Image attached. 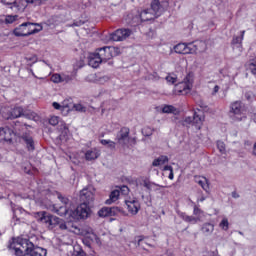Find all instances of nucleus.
<instances>
[{"instance_id": "f257e3e1", "label": "nucleus", "mask_w": 256, "mask_h": 256, "mask_svg": "<svg viewBox=\"0 0 256 256\" xmlns=\"http://www.w3.org/2000/svg\"><path fill=\"white\" fill-rule=\"evenodd\" d=\"M58 199L61 201L62 206L55 205L53 212L60 215V217H67L71 223L80 221V219H87L91 215V208L87 202H83L75 208L69 198L58 196Z\"/></svg>"}, {"instance_id": "f03ea898", "label": "nucleus", "mask_w": 256, "mask_h": 256, "mask_svg": "<svg viewBox=\"0 0 256 256\" xmlns=\"http://www.w3.org/2000/svg\"><path fill=\"white\" fill-rule=\"evenodd\" d=\"M34 217L37 219V221H39L40 223H44L50 229H55V227H58L60 231H67L68 233H76L77 235H79L80 233L79 227L75 225V223L71 221L65 222V220L57 216L50 215L45 211L36 212L34 214Z\"/></svg>"}, {"instance_id": "7ed1b4c3", "label": "nucleus", "mask_w": 256, "mask_h": 256, "mask_svg": "<svg viewBox=\"0 0 256 256\" xmlns=\"http://www.w3.org/2000/svg\"><path fill=\"white\" fill-rule=\"evenodd\" d=\"M9 249L17 256H47V250L35 247L33 243L25 239H14L9 245Z\"/></svg>"}, {"instance_id": "20e7f679", "label": "nucleus", "mask_w": 256, "mask_h": 256, "mask_svg": "<svg viewBox=\"0 0 256 256\" xmlns=\"http://www.w3.org/2000/svg\"><path fill=\"white\" fill-rule=\"evenodd\" d=\"M41 31V26L39 24L26 22L14 29L13 33L16 37H28V35H33Z\"/></svg>"}, {"instance_id": "39448f33", "label": "nucleus", "mask_w": 256, "mask_h": 256, "mask_svg": "<svg viewBox=\"0 0 256 256\" xmlns=\"http://www.w3.org/2000/svg\"><path fill=\"white\" fill-rule=\"evenodd\" d=\"M193 89V76L188 74L182 82L175 85L174 94L175 95H187L191 93Z\"/></svg>"}, {"instance_id": "423d86ee", "label": "nucleus", "mask_w": 256, "mask_h": 256, "mask_svg": "<svg viewBox=\"0 0 256 256\" xmlns=\"http://www.w3.org/2000/svg\"><path fill=\"white\" fill-rule=\"evenodd\" d=\"M230 111L233 113L234 121H245L247 119V114L245 110V105L241 101H235L230 105Z\"/></svg>"}, {"instance_id": "0eeeda50", "label": "nucleus", "mask_w": 256, "mask_h": 256, "mask_svg": "<svg viewBox=\"0 0 256 256\" xmlns=\"http://www.w3.org/2000/svg\"><path fill=\"white\" fill-rule=\"evenodd\" d=\"M96 53L98 54V56H100L102 63H107V61L119 55V48L113 46H105L99 48Z\"/></svg>"}, {"instance_id": "6e6552de", "label": "nucleus", "mask_w": 256, "mask_h": 256, "mask_svg": "<svg viewBox=\"0 0 256 256\" xmlns=\"http://www.w3.org/2000/svg\"><path fill=\"white\" fill-rule=\"evenodd\" d=\"M133 35V31L129 28L117 29L115 32L110 34L111 41H125Z\"/></svg>"}, {"instance_id": "1a4fd4ad", "label": "nucleus", "mask_w": 256, "mask_h": 256, "mask_svg": "<svg viewBox=\"0 0 256 256\" xmlns=\"http://www.w3.org/2000/svg\"><path fill=\"white\" fill-rule=\"evenodd\" d=\"M153 19H157L155 17V14H153V12L151 11V9H145L142 10L138 16H135L134 18H132L133 23H135V25H139V23H143L145 21H153Z\"/></svg>"}, {"instance_id": "9d476101", "label": "nucleus", "mask_w": 256, "mask_h": 256, "mask_svg": "<svg viewBox=\"0 0 256 256\" xmlns=\"http://www.w3.org/2000/svg\"><path fill=\"white\" fill-rule=\"evenodd\" d=\"M169 7V2H159V0H153L151 2L150 11L154 17H161L162 13Z\"/></svg>"}, {"instance_id": "9b49d317", "label": "nucleus", "mask_w": 256, "mask_h": 256, "mask_svg": "<svg viewBox=\"0 0 256 256\" xmlns=\"http://www.w3.org/2000/svg\"><path fill=\"white\" fill-rule=\"evenodd\" d=\"M80 199L83 203L89 205L95 199V188L88 186L80 191Z\"/></svg>"}, {"instance_id": "f8f14e48", "label": "nucleus", "mask_w": 256, "mask_h": 256, "mask_svg": "<svg viewBox=\"0 0 256 256\" xmlns=\"http://www.w3.org/2000/svg\"><path fill=\"white\" fill-rule=\"evenodd\" d=\"M129 133H130L129 128L127 127L121 128L116 135V143H118V145H121L122 147H125V145L129 143Z\"/></svg>"}, {"instance_id": "ddd939ff", "label": "nucleus", "mask_w": 256, "mask_h": 256, "mask_svg": "<svg viewBox=\"0 0 256 256\" xmlns=\"http://www.w3.org/2000/svg\"><path fill=\"white\" fill-rule=\"evenodd\" d=\"M125 205L130 215H137L139 213V210L141 209V204L135 198H129L125 200Z\"/></svg>"}, {"instance_id": "4468645a", "label": "nucleus", "mask_w": 256, "mask_h": 256, "mask_svg": "<svg viewBox=\"0 0 256 256\" xmlns=\"http://www.w3.org/2000/svg\"><path fill=\"white\" fill-rule=\"evenodd\" d=\"M2 3L12 11H24L25 9V0H2Z\"/></svg>"}, {"instance_id": "2eb2a0df", "label": "nucleus", "mask_w": 256, "mask_h": 256, "mask_svg": "<svg viewBox=\"0 0 256 256\" xmlns=\"http://www.w3.org/2000/svg\"><path fill=\"white\" fill-rule=\"evenodd\" d=\"M191 43H179L174 46V52L178 55H191Z\"/></svg>"}, {"instance_id": "dca6fc26", "label": "nucleus", "mask_w": 256, "mask_h": 256, "mask_svg": "<svg viewBox=\"0 0 256 256\" xmlns=\"http://www.w3.org/2000/svg\"><path fill=\"white\" fill-rule=\"evenodd\" d=\"M190 52L191 55H194L195 53H205L207 51V44L203 41H196L194 43H190Z\"/></svg>"}, {"instance_id": "f3484780", "label": "nucleus", "mask_w": 256, "mask_h": 256, "mask_svg": "<svg viewBox=\"0 0 256 256\" xmlns=\"http://www.w3.org/2000/svg\"><path fill=\"white\" fill-rule=\"evenodd\" d=\"M139 186L145 187V189H147L148 191H159V189L163 187L155 182H151L147 178H143L141 182L138 184V187Z\"/></svg>"}, {"instance_id": "a211bd4d", "label": "nucleus", "mask_w": 256, "mask_h": 256, "mask_svg": "<svg viewBox=\"0 0 256 256\" xmlns=\"http://www.w3.org/2000/svg\"><path fill=\"white\" fill-rule=\"evenodd\" d=\"M49 124L53 127L57 126L60 131H67V124L59 116L50 117Z\"/></svg>"}, {"instance_id": "6ab92c4d", "label": "nucleus", "mask_w": 256, "mask_h": 256, "mask_svg": "<svg viewBox=\"0 0 256 256\" xmlns=\"http://www.w3.org/2000/svg\"><path fill=\"white\" fill-rule=\"evenodd\" d=\"M23 116V107L16 106L11 109L10 113L3 112L4 119H17Z\"/></svg>"}, {"instance_id": "aec40b11", "label": "nucleus", "mask_w": 256, "mask_h": 256, "mask_svg": "<svg viewBox=\"0 0 256 256\" xmlns=\"http://www.w3.org/2000/svg\"><path fill=\"white\" fill-rule=\"evenodd\" d=\"M101 63H103V60H101V57L99 56V54L97 52L89 54L88 65L90 67L97 69V67H99V65H101Z\"/></svg>"}, {"instance_id": "412c9836", "label": "nucleus", "mask_w": 256, "mask_h": 256, "mask_svg": "<svg viewBox=\"0 0 256 256\" xmlns=\"http://www.w3.org/2000/svg\"><path fill=\"white\" fill-rule=\"evenodd\" d=\"M119 213V209L117 207H103L98 211L99 217H114Z\"/></svg>"}, {"instance_id": "4be33fe9", "label": "nucleus", "mask_w": 256, "mask_h": 256, "mask_svg": "<svg viewBox=\"0 0 256 256\" xmlns=\"http://www.w3.org/2000/svg\"><path fill=\"white\" fill-rule=\"evenodd\" d=\"M101 156V151L97 148H91L85 152L86 161H95Z\"/></svg>"}, {"instance_id": "5701e85b", "label": "nucleus", "mask_w": 256, "mask_h": 256, "mask_svg": "<svg viewBox=\"0 0 256 256\" xmlns=\"http://www.w3.org/2000/svg\"><path fill=\"white\" fill-rule=\"evenodd\" d=\"M14 135L15 133L9 127L0 129V136L4 139V141H12Z\"/></svg>"}, {"instance_id": "b1692460", "label": "nucleus", "mask_w": 256, "mask_h": 256, "mask_svg": "<svg viewBox=\"0 0 256 256\" xmlns=\"http://www.w3.org/2000/svg\"><path fill=\"white\" fill-rule=\"evenodd\" d=\"M88 80L92 81V83H97L98 85H103L104 83H107V81H109V78L107 76H99L96 74H90L88 76Z\"/></svg>"}, {"instance_id": "393cba45", "label": "nucleus", "mask_w": 256, "mask_h": 256, "mask_svg": "<svg viewBox=\"0 0 256 256\" xmlns=\"http://www.w3.org/2000/svg\"><path fill=\"white\" fill-rule=\"evenodd\" d=\"M178 215L181 219H183V221H185L186 223H191L192 225H197V223L201 221L196 216H189L185 214V212H178Z\"/></svg>"}, {"instance_id": "a878e982", "label": "nucleus", "mask_w": 256, "mask_h": 256, "mask_svg": "<svg viewBox=\"0 0 256 256\" xmlns=\"http://www.w3.org/2000/svg\"><path fill=\"white\" fill-rule=\"evenodd\" d=\"M201 231L205 237H209V235H213V231H215V225L211 222H206L202 224Z\"/></svg>"}, {"instance_id": "bb28decb", "label": "nucleus", "mask_w": 256, "mask_h": 256, "mask_svg": "<svg viewBox=\"0 0 256 256\" xmlns=\"http://www.w3.org/2000/svg\"><path fill=\"white\" fill-rule=\"evenodd\" d=\"M203 121H205V117L195 112L192 118V125H194L196 129H201V126L203 125Z\"/></svg>"}, {"instance_id": "cd10ccee", "label": "nucleus", "mask_w": 256, "mask_h": 256, "mask_svg": "<svg viewBox=\"0 0 256 256\" xmlns=\"http://www.w3.org/2000/svg\"><path fill=\"white\" fill-rule=\"evenodd\" d=\"M120 195H121L120 190H118V189L112 190L110 195H109V199H107L105 201V204L106 205H113V203H115L116 201H119Z\"/></svg>"}, {"instance_id": "c85d7f7f", "label": "nucleus", "mask_w": 256, "mask_h": 256, "mask_svg": "<svg viewBox=\"0 0 256 256\" xmlns=\"http://www.w3.org/2000/svg\"><path fill=\"white\" fill-rule=\"evenodd\" d=\"M22 139L26 143L28 151H35V142L31 136L25 134L22 136Z\"/></svg>"}, {"instance_id": "c756f323", "label": "nucleus", "mask_w": 256, "mask_h": 256, "mask_svg": "<svg viewBox=\"0 0 256 256\" xmlns=\"http://www.w3.org/2000/svg\"><path fill=\"white\" fill-rule=\"evenodd\" d=\"M209 89L212 97H216L217 93L221 91V84L217 82H209Z\"/></svg>"}, {"instance_id": "7c9ffc66", "label": "nucleus", "mask_w": 256, "mask_h": 256, "mask_svg": "<svg viewBox=\"0 0 256 256\" xmlns=\"http://www.w3.org/2000/svg\"><path fill=\"white\" fill-rule=\"evenodd\" d=\"M165 163H169V158L167 156H160L152 162V165L153 167H160V165H165Z\"/></svg>"}, {"instance_id": "2f4dec72", "label": "nucleus", "mask_w": 256, "mask_h": 256, "mask_svg": "<svg viewBox=\"0 0 256 256\" xmlns=\"http://www.w3.org/2000/svg\"><path fill=\"white\" fill-rule=\"evenodd\" d=\"M246 69H248V71H249L252 75H256V58L250 59V60L246 63Z\"/></svg>"}, {"instance_id": "473e14b6", "label": "nucleus", "mask_w": 256, "mask_h": 256, "mask_svg": "<svg viewBox=\"0 0 256 256\" xmlns=\"http://www.w3.org/2000/svg\"><path fill=\"white\" fill-rule=\"evenodd\" d=\"M196 183H198V185H200L204 191H209V182L207 181V178L198 177L196 178Z\"/></svg>"}, {"instance_id": "72a5a7b5", "label": "nucleus", "mask_w": 256, "mask_h": 256, "mask_svg": "<svg viewBox=\"0 0 256 256\" xmlns=\"http://www.w3.org/2000/svg\"><path fill=\"white\" fill-rule=\"evenodd\" d=\"M229 226V219L227 217H223L218 224V227L221 229V231H229Z\"/></svg>"}, {"instance_id": "f704fd0d", "label": "nucleus", "mask_w": 256, "mask_h": 256, "mask_svg": "<svg viewBox=\"0 0 256 256\" xmlns=\"http://www.w3.org/2000/svg\"><path fill=\"white\" fill-rule=\"evenodd\" d=\"M45 1L47 0H24V9L27 7V5H33L34 7L43 5Z\"/></svg>"}, {"instance_id": "c9c22d12", "label": "nucleus", "mask_w": 256, "mask_h": 256, "mask_svg": "<svg viewBox=\"0 0 256 256\" xmlns=\"http://www.w3.org/2000/svg\"><path fill=\"white\" fill-rule=\"evenodd\" d=\"M245 38V30L241 31V36H234L232 39V45H241Z\"/></svg>"}, {"instance_id": "e433bc0d", "label": "nucleus", "mask_w": 256, "mask_h": 256, "mask_svg": "<svg viewBox=\"0 0 256 256\" xmlns=\"http://www.w3.org/2000/svg\"><path fill=\"white\" fill-rule=\"evenodd\" d=\"M203 210L197 206V204H194L193 206V215L196 216L199 221H201V217H203Z\"/></svg>"}, {"instance_id": "4c0bfd02", "label": "nucleus", "mask_w": 256, "mask_h": 256, "mask_svg": "<svg viewBox=\"0 0 256 256\" xmlns=\"http://www.w3.org/2000/svg\"><path fill=\"white\" fill-rule=\"evenodd\" d=\"M101 145H104L105 147H108L109 149H115L117 143L113 142L112 140H100Z\"/></svg>"}, {"instance_id": "58836bf2", "label": "nucleus", "mask_w": 256, "mask_h": 256, "mask_svg": "<svg viewBox=\"0 0 256 256\" xmlns=\"http://www.w3.org/2000/svg\"><path fill=\"white\" fill-rule=\"evenodd\" d=\"M50 81L56 84L62 83V74H59V73L52 74L50 77Z\"/></svg>"}, {"instance_id": "ea45409f", "label": "nucleus", "mask_w": 256, "mask_h": 256, "mask_svg": "<svg viewBox=\"0 0 256 256\" xmlns=\"http://www.w3.org/2000/svg\"><path fill=\"white\" fill-rule=\"evenodd\" d=\"M163 171L165 173H167V171L169 172L168 173V179H170L171 181H173V179H175V175L173 174V167L172 166H169V165L165 166L163 168Z\"/></svg>"}, {"instance_id": "a19ab883", "label": "nucleus", "mask_w": 256, "mask_h": 256, "mask_svg": "<svg viewBox=\"0 0 256 256\" xmlns=\"http://www.w3.org/2000/svg\"><path fill=\"white\" fill-rule=\"evenodd\" d=\"M162 113H177V108H175L173 105H165L162 108Z\"/></svg>"}, {"instance_id": "79ce46f5", "label": "nucleus", "mask_w": 256, "mask_h": 256, "mask_svg": "<svg viewBox=\"0 0 256 256\" xmlns=\"http://www.w3.org/2000/svg\"><path fill=\"white\" fill-rule=\"evenodd\" d=\"M166 81L170 85H174V83H177V75L169 74L168 76H166Z\"/></svg>"}, {"instance_id": "37998d69", "label": "nucleus", "mask_w": 256, "mask_h": 256, "mask_svg": "<svg viewBox=\"0 0 256 256\" xmlns=\"http://www.w3.org/2000/svg\"><path fill=\"white\" fill-rule=\"evenodd\" d=\"M4 21L7 25L15 23L17 21V15H7Z\"/></svg>"}, {"instance_id": "c03bdc74", "label": "nucleus", "mask_w": 256, "mask_h": 256, "mask_svg": "<svg viewBox=\"0 0 256 256\" xmlns=\"http://www.w3.org/2000/svg\"><path fill=\"white\" fill-rule=\"evenodd\" d=\"M182 125L184 127H189L190 125H193V117H185L183 120H182Z\"/></svg>"}, {"instance_id": "a18cd8bd", "label": "nucleus", "mask_w": 256, "mask_h": 256, "mask_svg": "<svg viewBox=\"0 0 256 256\" xmlns=\"http://www.w3.org/2000/svg\"><path fill=\"white\" fill-rule=\"evenodd\" d=\"M73 81V76L69 74H62V83H71Z\"/></svg>"}, {"instance_id": "49530a36", "label": "nucleus", "mask_w": 256, "mask_h": 256, "mask_svg": "<svg viewBox=\"0 0 256 256\" xmlns=\"http://www.w3.org/2000/svg\"><path fill=\"white\" fill-rule=\"evenodd\" d=\"M74 109L76 111H79L80 113H85V111H87V108H85V106H83V104H75Z\"/></svg>"}, {"instance_id": "de8ad7c7", "label": "nucleus", "mask_w": 256, "mask_h": 256, "mask_svg": "<svg viewBox=\"0 0 256 256\" xmlns=\"http://www.w3.org/2000/svg\"><path fill=\"white\" fill-rule=\"evenodd\" d=\"M217 148L219 149L220 153L225 154V142L218 141Z\"/></svg>"}, {"instance_id": "09e8293b", "label": "nucleus", "mask_w": 256, "mask_h": 256, "mask_svg": "<svg viewBox=\"0 0 256 256\" xmlns=\"http://www.w3.org/2000/svg\"><path fill=\"white\" fill-rule=\"evenodd\" d=\"M88 239L94 241L95 243H100L99 237L97 236V234H95L93 232L88 234Z\"/></svg>"}, {"instance_id": "8fccbe9b", "label": "nucleus", "mask_w": 256, "mask_h": 256, "mask_svg": "<svg viewBox=\"0 0 256 256\" xmlns=\"http://www.w3.org/2000/svg\"><path fill=\"white\" fill-rule=\"evenodd\" d=\"M52 107H54V109H56L57 111H63L64 109H66L67 106H63L57 102H53Z\"/></svg>"}, {"instance_id": "3c124183", "label": "nucleus", "mask_w": 256, "mask_h": 256, "mask_svg": "<svg viewBox=\"0 0 256 256\" xmlns=\"http://www.w3.org/2000/svg\"><path fill=\"white\" fill-rule=\"evenodd\" d=\"M117 189H118V191H120V194H122V195H127V193H129V187H127V186H122Z\"/></svg>"}, {"instance_id": "603ef678", "label": "nucleus", "mask_w": 256, "mask_h": 256, "mask_svg": "<svg viewBox=\"0 0 256 256\" xmlns=\"http://www.w3.org/2000/svg\"><path fill=\"white\" fill-rule=\"evenodd\" d=\"M153 131L154 130L151 127H146V128L143 129V133L147 137H149V135H153Z\"/></svg>"}, {"instance_id": "864d4df0", "label": "nucleus", "mask_w": 256, "mask_h": 256, "mask_svg": "<svg viewBox=\"0 0 256 256\" xmlns=\"http://www.w3.org/2000/svg\"><path fill=\"white\" fill-rule=\"evenodd\" d=\"M83 21H77V22H74L71 27H81V25H83Z\"/></svg>"}, {"instance_id": "5fc2aeb1", "label": "nucleus", "mask_w": 256, "mask_h": 256, "mask_svg": "<svg viewBox=\"0 0 256 256\" xmlns=\"http://www.w3.org/2000/svg\"><path fill=\"white\" fill-rule=\"evenodd\" d=\"M26 59L32 63H37V56L26 57Z\"/></svg>"}, {"instance_id": "6e6d98bb", "label": "nucleus", "mask_w": 256, "mask_h": 256, "mask_svg": "<svg viewBox=\"0 0 256 256\" xmlns=\"http://www.w3.org/2000/svg\"><path fill=\"white\" fill-rule=\"evenodd\" d=\"M245 98L248 100V101H251V99H253V95L251 93H246L245 94Z\"/></svg>"}, {"instance_id": "4d7b16f0", "label": "nucleus", "mask_w": 256, "mask_h": 256, "mask_svg": "<svg viewBox=\"0 0 256 256\" xmlns=\"http://www.w3.org/2000/svg\"><path fill=\"white\" fill-rule=\"evenodd\" d=\"M77 256H87V253H85V251H83V250H80V251L77 253Z\"/></svg>"}, {"instance_id": "13d9d810", "label": "nucleus", "mask_w": 256, "mask_h": 256, "mask_svg": "<svg viewBox=\"0 0 256 256\" xmlns=\"http://www.w3.org/2000/svg\"><path fill=\"white\" fill-rule=\"evenodd\" d=\"M205 196H201L200 198L197 199V203H203L205 201Z\"/></svg>"}, {"instance_id": "bf43d9fd", "label": "nucleus", "mask_w": 256, "mask_h": 256, "mask_svg": "<svg viewBox=\"0 0 256 256\" xmlns=\"http://www.w3.org/2000/svg\"><path fill=\"white\" fill-rule=\"evenodd\" d=\"M232 197L234 199H239V194L237 192H232Z\"/></svg>"}, {"instance_id": "052dcab7", "label": "nucleus", "mask_w": 256, "mask_h": 256, "mask_svg": "<svg viewBox=\"0 0 256 256\" xmlns=\"http://www.w3.org/2000/svg\"><path fill=\"white\" fill-rule=\"evenodd\" d=\"M141 241H143L142 238H140V239L138 240V245H141Z\"/></svg>"}, {"instance_id": "680f3d73", "label": "nucleus", "mask_w": 256, "mask_h": 256, "mask_svg": "<svg viewBox=\"0 0 256 256\" xmlns=\"http://www.w3.org/2000/svg\"><path fill=\"white\" fill-rule=\"evenodd\" d=\"M141 199H145V195L142 194V195H141Z\"/></svg>"}, {"instance_id": "e2e57ef3", "label": "nucleus", "mask_w": 256, "mask_h": 256, "mask_svg": "<svg viewBox=\"0 0 256 256\" xmlns=\"http://www.w3.org/2000/svg\"><path fill=\"white\" fill-rule=\"evenodd\" d=\"M240 235H243V232H239Z\"/></svg>"}, {"instance_id": "0e129e2a", "label": "nucleus", "mask_w": 256, "mask_h": 256, "mask_svg": "<svg viewBox=\"0 0 256 256\" xmlns=\"http://www.w3.org/2000/svg\"><path fill=\"white\" fill-rule=\"evenodd\" d=\"M168 256H175V255H173V254H170V255H168Z\"/></svg>"}, {"instance_id": "69168bd1", "label": "nucleus", "mask_w": 256, "mask_h": 256, "mask_svg": "<svg viewBox=\"0 0 256 256\" xmlns=\"http://www.w3.org/2000/svg\"><path fill=\"white\" fill-rule=\"evenodd\" d=\"M0 23H3V20H0Z\"/></svg>"}, {"instance_id": "338daca9", "label": "nucleus", "mask_w": 256, "mask_h": 256, "mask_svg": "<svg viewBox=\"0 0 256 256\" xmlns=\"http://www.w3.org/2000/svg\"><path fill=\"white\" fill-rule=\"evenodd\" d=\"M6 111H9V108H6Z\"/></svg>"}]
</instances>
